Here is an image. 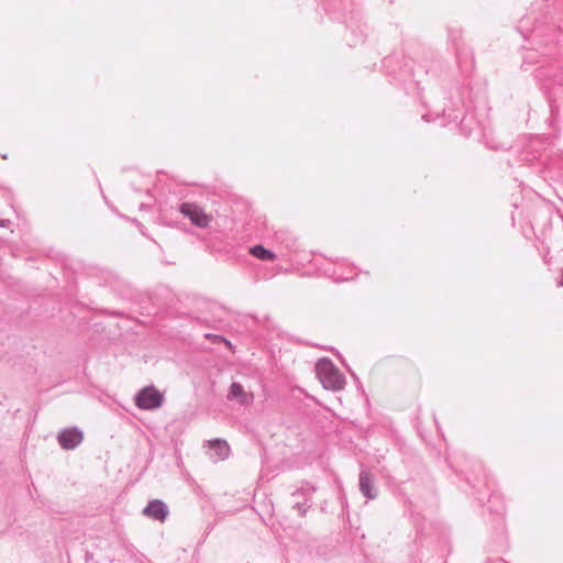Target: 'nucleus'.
<instances>
[{
  "label": "nucleus",
  "mask_w": 563,
  "mask_h": 563,
  "mask_svg": "<svg viewBox=\"0 0 563 563\" xmlns=\"http://www.w3.org/2000/svg\"><path fill=\"white\" fill-rule=\"evenodd\" d=\"M144 514L152 519L163 521L167 516V509L161 500H153L146 506Z\"/></svg>",
  "instance_id": "0eeeda50"
},
{
  "label": "nucleus",
  "mask_w": 563,
  "mask_h": 563,
  "mask_svg": "<svg viewBox=\"0 0 563 563\" xmlns=\"http://www.w3.org/2000/svg\"><path fill=\"white\" fill-rule=\"evenodd\" d=\"M316 375L324 389L339 391L345 386L344 374L328 357L319 358L316 363Z\"/></svg>",
  "instance_id": "f257e3e1"
},
{
  "label": "nucleus",
  "mask_w": 563,
  "mask_h": 563,
  "mask_svg": "<svg viewBox=\"0 0 563 563\" xmlns=\"http://www.w3.org/2000/svg\"><path fill=\"white\" fill-rule=\"evenodd\" d=\"M205 445L209 448L210 459L214 462L227 460L231 453L230 445L222 439L209 440Z\"/></svg>",
  "instance_id": "20e7f679"
},
{
  "label": "nucleus",
  "mask_w": 563,
  "mask_h": 563,
  "mask_svg": "<svg viewBox=\"0 0 563 563\" xmlns=\"http://www.w3.org/2000/svg\"><path fill=\"white\" fill-rule=\"evenodd\" d=\"M162 402L163 395L152 386L143 388L135 398L136 406L144 410L157 409Z\"/></svg>",
  "instance_id": "f03ea898"
},
{
  "label": "nucleus",
  "mask_w": 563,
  "mask_h": 563,
  "mask_svg": "<svg viewBox=\"0 0 563 563\" xmlns=\"http://www.w3.org/2000/svg\"><path fill=\"white\" fill-rule=\"evenodd\" d=\"M214 339L224 342L228 346H231V343L223 338L214 336Z\"/></svg>",
  "instance_id": "9d476101"
},
{
  "label": "nucleus",
  "mask_w": 563,
  "mask_h": 563,
  "mask_svg": "<svg viewBox=\"0 0 563 563\" xmlns=\"http://www.w3.org/2000/svg\"><path fill=\"white\" fill-rule=\"evenodd\" d=\"M360 488L362 493L368 497L373 498L372 488H373V479L368 473H362L360 476Z\"/></svg>",
  "instance_id": "6e6552de"
},
{
  "label": "nucleus",
  "mask_w": 563,
  "mask_h": 563,
  "mask_svg": "<svg viewBox=\"0 0 563 563\" xmlns=\"http://www.w3.org/2000/svg\"><path fill=\"white\" fill-rule=\"evenodd\" d=\"M228 399L234 400L240 405H249L253 401V394L246 391L240 383H232L228 394Z\"/></svg>",
  "instance_id": "423d86ee"
},
{
  "label": "nucleus",
  "mask_w": 563,
  "mask_h": 563,
  "mask_svg": "<svg viewBox=\"0 0 563 563\" xmlns=\"http://www.w3.org/2000/svg\"><path fill=\"white\" fill-rule=\"evenodd\" d=\"M250 253L253 256H255V257H257L258 260H262V261H274L275 257H276L274 253H272L271 251L266 250L262 245L253 246L250 250Z\"/></svg>",
  "instance_id": "1a4fd4ad"
},
{
  "label": "nucleus",
  "mask_w": 563,
  "mask_h": 563,
  "mask_svg": "<svg viewBox=\"0 0 563 563\" xmlns=\"http://www.w3.org/2000/svg\"><path fill=\"white\" fill-rule=\"evenodd\" d=\"M179 210L198 228H208L212 221V217L195 203H183Z\"/></svg>",
  "instance_id": "7ed1b4c3"
},
{
  "label": "nucleus",
  "mask_w": 563,
  "mask_h": 563,
  "mask_svg": "<svg viewBox=\"0 0 563 563\" xmlns=\"http://www.w3.org/2000/svg\"><path fill=\"white\" fill-rule=\"evenodd\" d=\"M82 441V433L76 428L65 429L58 433V443L65 450L75 449Z\"/></svg>",
  "instance_id": "39448f33"
}]
</instances>
